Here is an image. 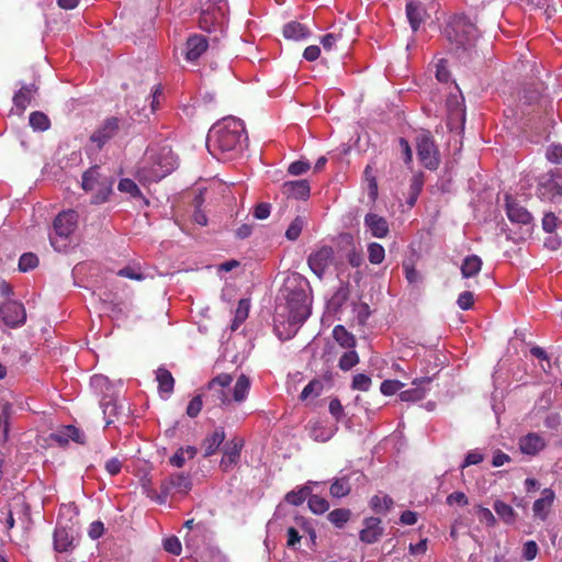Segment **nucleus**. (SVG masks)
<instances>
[{
    "mask_svg": "<svg viewBox=\"0 0 562 562\" xmlns=\"http://www.w3.org/2000/svg\"><path fill=\"white\" fill-rule=\"evenodd\" d=\"M247 140L241 120L228 116L215 123L209 131L206 147L216 158L243 149Z\"/></svg>",
    "mask_w": 562,
    "mask_h": 562,
    "instance_id": "f257e3e1",
    "label": "nucleus"
},
{
    "mask_svg": "<svg viewBox=\"0 0 562 562\" xmlns=\"http://www.w3.org/2000/svg\"><path fill=\"white\" fill-rule=\"evenodd\" d=\"M445 34L458 58L472 57L473 53L476 54L474 48L479 30L464 14L452 16L445 27Z\"/></svg>",
    "mask_w": 562,
    "mask_h": 562,
    "instance_id": "f03ea898",
    "label": "nucleus"
},
{
    "mask_svg": "<svg viewBox=\"0 0 562 562\" xmlns=\"http://www.w3.org/2000/svg\"><path fill=\"white\" fill-rule=\"evenodd\" d=\"M176 168L177 158L170 149L164 148L158 154L151 155L138 169L137 178L143 184L158 182Z\"/></svg>",
    "mask_w": 562,
    "mask_h": 562,
    "instance_id": "7ed1b4c3",
    "label": "nucleus"
},
{
    "mask_svg": "<svg viewBox=\"0 0 562 562\" xmlns=\"http://www.w3.org/2000/svg\"><path fill=\"white\" fill-rule=\"evenodd\" d=\"M284 291L286 292V305L289 310L288 322L293 329L288 333L285 337L279 335L281 339H289L296 333L297 326L304 323L311 314L310 297L302 286H294L290 289L288 285Z\"/></svg>",
    "mask_w": 562,
    "mask_h": 562,
    "instance_id": "20e7f679",
    "label": "nucleus"
},
{
    "mask_svg": "<svg viewBox=\"0 0 562 562\" xmlns=\"http://www.w3.org/2000/svg\"><path fill=\"white\" fill-rule=\"evenodd\" d=\"M79 215L75 210L60 212L53 222L54 234L49 235L50 245L57 251L67 248L70 237L77 228Z\"/></svg>",
    "mask_w": 562,
    "mask_h": 562,
    "instance_id": "39448f33",
    "label": "nucleus"
},
{
    "mask_svg": "<svg viewBox=\"0 0 562 562\" xmlns=\"http://www.w3.org/2000/svg\"><path fill=\"white\" fill-rule=\"evenodd\" d=\"M114 178L102 175L100 167L89 168L82 176V188L85 191H93L91 199L93 204H102L108 201L113 191Z\"/></svg>",
    "mask_w": 562,
    "mask_h": 562,
    "instance_id": "423d86ee",
    "label": "nucleus"
},
{
    "mask_svg": "<svg viewBox=\"0 0 562 562\" xmlns=\"http://www.w3.org/2000/svg\"><path fill=\"white\" fill-rule=\"evenodd\" d=\"M192 488V479L186 473H172L166 476L160 483V492L156 494L155 499L159 504H165L169 496H186Z\"/></svg>",
    "mask_w": 562,
    "mask_h": 562,
    "instance_id": "0eeeda50",
    "label": "nucleus"
},
{
    "mask_svg": "<svg viewBox=\"0 0 562 562\" xmlns=\"http://www.w3.org/2000/svg\"><path fill=\"white\" fill-rule=\"evenodd\" d=\"M416 148L418 159L425 168L436 170L439 167V150L429 132H423L416 137Z\"/></svg>",
    "mask_w": 562,
    "mask_h": 562,
    "instance_id": "6e6552de",
    "label": "nucleus"
},
{
    "mask_svg": "<svg viewBox=\"0 0 562 562\" xmlns=\"http://www.w3.org/2000/svg\"><path fill=\"white\" fill-rule=\"evenodd\" d=\"M505 210L508 220L512 223L525 226V234L530 236L533 226L531 213L509 194L505 196Z\"/></svg>",
    "mask_w": 562,
    "mask_h": 562,
    "instance_id": "1a4fd4ad",
    "label": "nucleus"
},
{
    "mask_svg": "<svg viewBox=\"0 0 562 562\" xmlns=\"http://www.w3.org/2000/svg\"><path fill=\"white\" fill-rule=\"evenodd\" d=\"M232 382L233 378L228 373H221L216 375L207 383V397H210L214 404H228L231 402V398L228 396L227 389L232 384Z\"/></svg>",
    "mask_w": 562,
    "mask_h": 562,
    "instance_id": "9d476101",
    "label": "nucleus"
},
{
    "mask_svg": "<svg viewBox=\"0 0 562 562\" xmlns=\"http://www.w3.org/2000/svg\"><path fill=\"white\" fill-rule=\"evenodd\" d=\"M123 127L122 121L119 117H106L103 123L91 134L90 140L97 145L98 149L114 138L120 130Z\"/></svg>",
    "mask_w": 562,
    "mask_h": 562,
    "instance_id": "9b49d317",
    "label": "nucleus"
},
{
    "mask_svg": "<svg viewBox=\"0 0 562 562\" xmlns=\"http://www.w3.org/2000/svg\"><path fill=\"white\" fill-rule=\"evenodd\" d=\"M0 318L5 326L11 328L23 325L26 319L24 305L16 301L8 300L0 304Z\"/></svg>",
    "mask_w": 562,
    "mask_h": 562,
    "instance_id": "f8f14e48",
    "label": "nucleus"
},
{
    "mask_svg": "<svg viewBox=\"0 0 562 562\" xmlns=\"http://www.w3.org/2000/svg\"><path fill=\"white\" fill-rule=\"evenodd\" d=\"M334 258V250L329 246H323L308 257V266L311 270L322 278L326 269L331 265Z\"/></svg>",
    "mask_w": 562,
    "mask_h": 562,
    "instance_id": "ddd939ff",
    "label": "nucleus"
},
{
    "mask_svg": "<svg viewBox=\"0 0 562 562\" xmlns=\"http://www.w3.org/2000/svg\"><path fill=\"white\" fill-rule=\"evenodd\" d=\"M243 446L244 439L240 437H234L225 443L224 454L220 463L223 471H229L238 463Z\"/></svg>",
    "mask_w": 562,
    "mask_h": 562,
    "instance_id": "4468645a",
    "label": "nucleus"
},
{
    "mask_svg": "<svg viewBox=\"0 0 562 562\" xmlns=\"http://www.w3.org/2000/svg\"><path fill=\"white\" fill-rule=\"evenodd\" d=\"M209 40L201 34H193L187 38L184 45V58L190 61H196L209 48Z\"/></svg>",
    "mask_w": 562,
    "mask_h": 562,
    "instance_id": "2eb2a0df",
    "label": "nucleus"
},
{
    "mask_svg": "<svg viewBox=\"0 0 562 562\" xmlns=\"http://www.w3.org/2000/svg\"><path fill=\"white\" fill-rule=\"evenodd\" d=\"M364 226L375 238H385L390 233L386 218L375 213H368L364 216Z\"/></svg>",
    "mask_w": 562,
    "mask_h": 562,
    "instance_id": "dca6fc26",
    "label": "nucleus"
},
{
    "mask_svg": "<svg viewBox=\"0 0 562 562\" xmlns=\"http://www.w3.org/2000/svg\"><path fill=\"white\" fill-rule=\"evenodd\" d=\"M381 519L376 517H369L364 519V528L360 531V540L368 544L376 542L383 533V528L380 526Z\"/></svg>",
    "mask_w": 562,
    "mask_h": 562,
    "instance_id": "f3484780",
    "label": "nucleus"
},
{
    "mask_svg": "<svg viewBox=\"0 0 562 562\" xmlns=\"http://www.w3.org/2000/svg\"><path fill=\"white\" fill-rule=\"evenodd\" d=\"M74 533L71 528L56 527L54 531V549L57 552H68L74 549Z\"/></svg>",
    "mask_w": 562,
    "mask_h": 562,
    "instance_id": "a211bd4d",
    "label": "nucleus"
},
{
    "mask_svg": "<svg viewBox=\"0 0 562 562\" xmlns=\"http://www.w3.org/2000/svg\"><path fill=\"white\" fill-rule=\"evenodd\" d=\"M542 496L535 501L532 510L535 517L546 520L549 514V509L552 506L555 494L551 488H544L542 491Z\"/></svg>",
    "mask_w": 562,
    "mask_h": 562,
    "instance_id": "6ab92c4d",
    "label": "nucleus"
},
{
    "mask_svg": "<svg viewBox=\"0 0 562 562\" xmlns=\"http://www.w3.org/2000/svg\"><path fill=\"white\" fill-rule=\"evenodd\" d=\"M282 192L289 198L307 199L311 188L307 180L286 181L282 186Z\"/></svg>",
    "mask_w": 562,
    "mask_h": 562,
    "instance_id": "aec40b11",
    "label": "nucleus"
},
{
    "mask_svg": "<svg viewBox=\"0 0 562 562\" xmlns=\"http://www.w3.org/2000/svg\"><path fill=\"white\" fill-rule=\"evenodd\" d=\"M38 87L35 83L21 87L14 94L13 103L21 111H24L31 103L34 95L37 93Z\"/></svg>",
    "mask_w": 562,
    "mask_h": 562,
    "instance_id": "412c9836",
    "label": "nucleus"
},
{
    "mask_svg": "<svg viewBox=\"0 0 562 562\" xmlns=\"http://www.w3.org/2000/svg\"><path fill=\"white\" fill-rule=\"evenodd\" d=\"M430 378L415 379L413 381L415 387L402 391L400 393L401 400L404 402H417L423 400L426 395V390L420 385L425 383H430Z\"/></svg>",
    "mask_w": 562,
    "mask_h": 562,
    "instance_id": "4be33fe9",
    "label": "nucleus"
},
{
    "mask_svg": "<svg viewBox=\"0 0 562 562\" xmlns=\"http://www.w3.org/2000/svg\"><path fill=\"white\" fill-rule=\"evenodd\" d=\"M225 437L226 435L222 427L215 429L213 434L207 436L203 441L204 457L207 458L213 456L225 440Z\"/></svg>",
    "mask_w": 562,
    "mask_h": 562,
    "instance_id": "5701e85b",
    "label": "nucleus"
},
{
    "mask_svg": "<svg viewBox=\"0 0 562 562\" xmlns=\"http://www.w3.org/2000/svg\"><path fill=\"white\" fill-rule=\"evenodd\" d=\"M406 15L413 31L416 32L424 21L426 10L420 3L408 2L406 4Z\"/></svg>",
    "mask_w": 562,
    "mask_h": 562,
    "instance_id": "b1692460",
    "label": "nucleus"
},
{
    "mask_svg": "<svg viewBox=\"0 0 562 562\" xmlns=\"http://www.w3.org/2000/svg\"><path fill=\"white\" fill-rule=\"evenodd\" d=\"M308 35V29L300 22L291 21L283 26V36L288 40L301 41Z\"/></svg>",
    "mask_w": 562,
    "mask_h": 562,
    "instance_id": "393cba45",
    "label": "nucleus"
},
{
    "mask_svg": "<svg viewBox=\"0 0 562 562\" xmlns=\"http://www.w3.org/2000/svg\"><path fill=\"white\" fill-rule=\"evenodd\" d=\"M544 447L543 440L536 434H529L520 439L519 448L525 454H536Z\"/></svg>",
    "mask_w": 562,
    "mask_h": 562,
    "instance_id": "a878e982",
    "label": "nucleus"
},
{
    "mask_svg": "<svg viewBox=\"0 0 562 562\" xmlns=\"http://www.w3.org/2000/svg\"><path fill=\"white\" fill-rule=\"evenodd\" d=\"M156 381L160 393L170 395L173 392L175 379L171 372L166 368H158L156 371Z\"/></svg>",
    "mask_w": 562,
    "mask_h": 562,
    "instance_id": "bb28decb",
    "label": "nucleus"
},
{
    "mask_svg": "<svg viewBox=\"0 0 562 562\" xmlns=\"http://www.w3.org/2000/svg\"><path fill=\"white\" fill-rule=\"evenodd\" d=\"M493 508L504 524L513 525L516 522L518 515L509 504L497 499L494 502Z\"/></svg>",
    "mask_w": 562,
    "mask_h": 562,
    "instance_id": "cd10ccee",
    "label": "nucleus"
},
{
    "mask_svg": "<svg viewBox=\"0 0 562 562\" xmlns=\"http://www.w3.org/2000/svg\"><path fill=\"white\" fill-rule=\"evenodd\" d=\"M333 337L336 342L345 349H353L356 347V338L342 325H336L333 329Z\"/></svg>",
    "mask_w": 562,
    "mask_h": 562,
    "instance_id": "c85d7f7f",
    "label": "nucleus"
},
{
    "mask_svg": "<svg viewBox=\"0 0 562 562\" xmlns=\"http://www.w3.org/2000/svg\"><path fill=\"white\" fill-rule=\"evenodd\" d=\"M482 268V260L476 255H471L464 258L461 265V273L463 278H473L475 277Z\"/></svg>",
    "mask_w": 562,
    "mask_h": 562,
    "instance_id": "c756f323",
    "label": "nucleus"
},
{
    "mask_svg": "<svg viewBox=\"0 0 562 562\" xmlns=\"http://www.w3.org/2000/svg\"><path fill=\"white\" fill-rule=\"evenodd\" d=\"M351 492V485L348 476L336 479L330 485L329 493L333 497L341 498Z\"/></svg>",
    "mask_w": 562,
    "mask_h": 562,
    "instance_id": "7c9ffc66",
    "label": "nucleus"
},
{
    "mask_svg": "<svg viewBox=\"0 0 562 562\" xmlns=\"http://www.w3.org/2000/svg\"><path fill=\"white\" fill-rule=\"evenodd\" d=\"M351 515L352 514L349 508H337L328 513L327 519L336 528H344L345 525L350 520Z\"/></svg>",
    "mask_w": 562,
    "mask_h": 562,
    "instance_id": "2f4dec72",
    "label": "nucleus"
},
{
    "mask_svg": "<svg viewBox=\"0 0 562 562\" xmlns=\"http://www.w3.org/2000/svg\"><path fill=\"white\" fill-rule=\"evenodd\" d=\"M249 389H250V380L248 376H246L245 374H241L235 385H234V390H233V398L234 401L236 402H243L246 400L247 395H248V392H249Z\"/></svg>",
    "mask_w": 562,
    "mask_h": 562,
    "instance_id": "473e14b6",
    "label": "nucleus"
},
{
    "mask_svg": "<svg viewBox=\"0 0 562 562\" xmlns=\"http://www.w3.org/2000/svg\"><path fill=\"white\" fill-rule=\"evenodd\" d=\"M308 508L316 515H322L329 509V503L317 494H311L307 499Z\"/></svg>",
    "mask_w": 562,
    "mask_h": 562,
    "instance_id": "72a5a7b5",
    "label": "nucleus"
},
{
    "mask_svg": "<svg viewBox=\"0 0 562 562\" xmlns=\"http://www.w3.org/2000/svg\"><path fill=\"white\" fill-rule=\"evenodd\" d=\"M117 189L121 192L128 193L132 198H140L142 200H144L145 204L148 205V201L144 198L139 188L133 180L127 178L121 179Z\"/></svg>",
    "mask_w": 562,
    "mask_h": 562,
    "instance_id": "f704fd0d",
    "label": "nucleus"
},
{
    "mask_svg": "<svg viewBox=\"0 0 562 562\" xmlns=\"http://www.w3.org/2000/svg\"><path fill=\"white\" fill-rule=\"evenodd\" d=\"M30 125L37 131H47L50 127L48 116L40 111H34L30 114Z\"/></svg>",
    "mask_w": 562,
    "mask_h": 562,
    "instance_id": "c9c22d12",
    "label": "nucleus"
},
{
    "mask_svg": "<svg viewBox=\"0 0 562 562\" xmlns=\"http://www.w3.org/2000/svg\"><path fill=\"white\" fill-rule=\"evenodd\" d=\"M371 508L376 514L385 513L387 512L392 505L393 499L389 495H374L370 501Z\"/></svg>",
    "mask_w": 562,
    "mask_h": 562,
    "instance_id": "e433bc0d",
    "label": "nucleus"
},
{
    "mask_svg": "<svg viewBox=\"0 0 562 562\" xmlns=\"http://www.w3.org/2000/svg\"><path fill=\"white\" fill-rule=\"evenodd\" d=\"M359 363V356L353 349H348L339 359L338 367L342 371H349Z\"/></svg>",
    "mask_w": 562,
    "mask_h": 562,
    "instance_id": "4c0bfd02",
    "label": "nucleus"
},
{
    "mask_svg": "<svg viewBox=\"0 0 562 562\" xmlns=\"http://www.w3.org/2000/svg\"><path fill=\"white\" fill-rule=\"evenodd\" d=\"M385 258L384 247L379 243H370L368 245V259L372 265H380Z\"/></svg>",
    "mask_w": 562,
    "mask_h": 562,
    "instance_id": "58836bf2",
    "label": "nucleus"
},
{
    "mask_svg": "<svg viewBox=\"0 0 562 562\" xmlns=\"http://www.w3.org/2000/svg\"><path fill=\"white\" fill-rule=\"evenodd\" d=\"M249 307L250 304L247 299L239 300L238 306L235 312V318L232 325L233 330L237 329V327L248 317Z\"/></svg>",
    "mask_w": 562,
    "mask_h": 562,
    "instance_id": "ea45409f",
    "label": "nucleus"
},
{
    "mask_svg": "<svg viewBox=\"0 0 562 562\" xmlns=\"http://www.w3.org/2000/svg\"><path fill=\"white\" fill-rule=\"evenodd\" d=\"M311 495V490L307 486L300 488L299 491H291L285 495V501L294 506H300Z\"/></svg>",
    "mask_w": 562,
    "mask_h": 562,
    "instance_id": "a19ab883",
    "label": "nucleus"
},
{
    "mask_svg": "<svg viewBox=\"0 0 562 562\" xmlns=\"http://www.w3.org/2000/svg\"><path fill=\"white\" fill-rule=\"evenodd\" d=\"M324 389L323 382L314 379L310 381L307 385L304 386L303 391L301 392L300 398L302 401L307 400L308 397H317L321 395L322 391Z\"/></svg>",
    "mask_w": 562,
    "mask_h": 562,
    "instance_id": "79ce46f5",
    "label": "nucleus"
},
{
    "mask_svg": "<svg viewBox=\"0 0 562 562\" xmlns=\"http://www.w3.org/2000/svg\"><path fill=\"white\" fill-rule=\"evenodd\" d=\"M119 277L127 278L135 281L145 280V274L139 266H127L117 271Z\"/></svg>",
    "mask_w": 562,
    "mask_h": 562,
    "instance_id": "37998d69",
    "label": "nucleus"
},
{
    "mask_svg": "<svg viewBox=\"0 0 562 562\" xmlns=\"http://www.w3.org/2000/svg\"><path fill=\"white\" fill-rule=\"evenodd\" d=\"M38 265V258L33 252L23 254L19 259V269L23 272L30 271L36 268Z\"/></svg>",
    "mask_w": 562,
    "mask_h": 562,
    "instance_id": "c03bdc74",
    "label": "nucleus"
},
{
    "mask_svg": "<svg viewBox=\"0 0 562 562\" xmlns=\"http://www.w3.org/2000/svg\"><path fill=\"white\" fill-rule=\"evenodd\" d=\"M304 221L302 217H295L285 232V237L289 240H296L303 229Z\"/></svg>",
    "mask_w": 562,
    "mask_h": 562,
    "instance_id": "a18cd8bd",
    "label": "nucleus"
},
{
    "mask_svg": "<svg viewBox=\"0 0 562 562\" xmlns=\"http://www.w3.org/2000/svg\"><path fill=\"white\" fill-rule=\"evenodd\" d=\"M371 378L364 373H358L352 379L351 387L357 391L367 392L371 386Z\"/></svg>",
    "mask_w": 562,
    "mask_h": 562,
    "instance_id": "49530a36",
    "label": "nucleus"
},
{
    "mask_svg": "<svg viewBox=\"0 0 562 562\" xmlns=\"http://www.w3.org/2000/svg\"><path fill=\"white\" fill-rule=\"evenodd\" d=\"M101 405L103 408V414L105 418H108L106 426H109L110 424L113 423V420L110 417H114L119 414V405L116 401L112 398H110L109 401H103Z\"/></svg>",
    "mask_w": 562,
    "mask_h": 562,
    "instance_id": "de8ad7c7",
    "label": "nucleus"
},
{
    "mask_svg": "<svg viewBox=\"0 0 562 562\" xmlns=\"http://www.w3.org/2000/svg\"><path fill=\"white\" fill-rule=\"evenodd\" d=\"M404 384L397 380H384L381 383L380 391L383 395L391 396L398 392Z\"/></svg>",
    "mask_w": 562,
    "mask_h": 562,
    "instance_id": "09e8293b",
    "label": "nucleus"
},
{
    "mask_svg": "<svg viewBox=\"0 0 562 562\" xmlns=\"http://www.w3.org/2000/svg\"><path fill=\"white\" fill-rule=\"evenodd\" d=\"M202 395L198 394L195 395L188 404L187 406V415L191 418L196 417L201 409H202Z\"/></svg>",
    "mask_w": 562,
    "mask_h": 562,
    "instance_id": "8fccbe9b",
    "label": "nucleus"
},
{
    "mask_svg": "<svg viewBox=\"0 0 562 562\" xmlns=\"http://www.w3.org/2000/svg\"><path fill=\"white\" fill-rule=\"evenodd\" d=\"M214 22H215V18H214L213 13H211L209 11H203L200 14L199 26L201 30L206 31V32H212V30L214 27Z\"/></svg>",
    "mask_w": 562,
    "mask_h": 562,
    "instance_id": "3c124183",
    "label": "nucleus"
},
{
    "mask_svg": "<svg viewBox=\"0 0 562 562\" xmlns=\"http://www.w3.org/2000/svg\"><path fill=\"white\" fill-rule=\"evenodd\" d=\"M457 303H458V306L463 311H468V310L472 308V306L474 305L473 293L470 291H464V292L460 293L459 297L457 300Z\"/></svg>",
    "mask_w": 562,
    "mask_h": 562,
    "instance_id": "603ef678",
    "label": "nucleus"
},
{
    "mask_svg": "<svg viewBox=\"0 0 562 562\" xmlns=\"http://www.w3.org/2000/svg\"><path fill=\"white\" fill-rule=\"evenodd\" d=\"M164 549L167 552L172 553L175 555H180L182 551L181 543L179 539L175 536L169 537L164 541Z\"/></svg>",
    "mask_w": 562,
    "mask_h": 562,
    "instance_id": "864d4df0",
    "label": "nucleus"
},
{
    "mask_svg": "<svg viewBox=\"0 0 562 562\" xmlns=\"http://www.w3.org/2000/svg\"><path fill=\"white\" fill-rule=\"evenodd\" d=\"M539 548L536 541L528 540L524 543L522 558L526 561H532L538 554Z\"/></svg>",
    "mask_w": 562,
    "mask_h": 562,
    "instance_id": "5fc2aeb1",
    "label": "nucleus"
},
{
    "mask_svg": "<svg viewBox=\"0 0 562 562\" xmlns=\"http://www.w3.org/2000/svg\"><path fill=\"white\" fill-rule=\"evenodd\" d=\"M477 516L479 520L486 524L488 527H494L497 522L495 516L488 508L479 506Z\"/></svg>",
    "mask_w": 562,
    "mask_h": 562,
    "instance_id": "6e6d98bb",
    "label": "nucleus"
},
{
    "mask_svg": "<svg viewBox=\"0 0 562 562\" xmlns=\"http://www.w3.org/2000/svg\"><path fill=\"white\" fill-rule=\"evenodd\" d=\"M310 164L303 160H296L290 164L288 171L292 176H300L305 173L310 169Z\"/></svg>",
    "mask_w": 562,
    "mask_h": 562,
    "instance_id": "4d7b16f0",
    "label": "nucleus"
},
{
    "mask_svg": "<svg viewBox=\"0 0 562 562\" xmlns=\"http://www.w3.org/2000/svg\"><path fill=\"white\" fill-rule=\"evenodd\" d=\"M104 468L111 476L117 475L123 468V461L119 458H111L105 462Z\"/></svg>",
    "mask_w": 562,
    "mask_h": 562,
    "instance_id": "13d9d810",
    "label": "nucleus"
},
{
    "mask_svg": "<svg viewBox=\"0 0 562 562\" xmlns=\"http://www.w3.org/2000/svg\"><path fill=\"white\" fill-rule=\"evenodd\" d=\"M547 158L553 164L562 161V145H552L547 150Z\"/></svg>",
    "mask_w": 562,
    "mask_h": 562,
    "instance_id": "bf43d9fd",
    "label": "nucleus"
},
{
    "mask_svg": "<svg viewBox=\"0 0 562 562\" xmlns=\"http://www.w3.org/2000/svg\"><path fill=\"white\" fill-rule=\"evenodd\" d=\"M328 408H329V413L337 422H339L342 418L344 407L338 398H333L329 402Z\"/></svg>",
    "mask_w": 562,
    "mask_h": 562,
    "instance_id": "052dcab7",
    "label": "nucleus"
},
{
    "mask_svg": "<svg viewBox=\"0 0 562 562\" xmlns=\"http://www.w3.org/2000/svg\"><path fill=\"white\" fill-rule=\"evenodd\" d=\"M557 223L558 217L554 215V213H546L542 218V228L548 233H552L557 227Z\"/></svg>",
    "mask_w": 562,
    "mask_h": 562,
    "instance_id": "680f3d73",
    "label": "nucleus"
},
{
    "mask_svg": "<svg viewBox=\"0 0 562 562\" xmlns=\"http://www.w3.org/2000/svg\"><path fill=\"white\" fill-rule=\"evenodd\" d=\"M50 437L60 446H66L70 441V432L66 431V426L52 434Z\"/></svg>",
    "mask_w": 562,
    "mask_h": 562,
    "instance_id": "e2e57ef3",
    "label": "nucleus"
},
{
    "mask_svg": "<svg viewBox=\"0 0 562 562\" xmlns=\"http://www.w3.org/2000/svg\"><path fill=\"white\" fill-rule=\"evenodd\" d=\"M484 460V457L481 452L473 450L470 451L462 463V468H467L470 465L479 464Z\"/></svg>",
    "mask_w": 562,
    "mask_h": 562,
    "instance_id": "0e129e2a",
    "label": "nucleus"
},
{
    "mask_svg": "<svg viewBox=\"0 0 562 562\" xmlns=\"http://www.w3.org/2000/svg\"><path fill=\"white\" fill-rule=\"evenodd\" d=\"M468 503V497L463 492H453L447 497L448 505L458 504L460 506H465Z\"/></svg>",
    "mask_w": 562,
    "mask_h": 562,
    "instance_id": "69168bd1",
    "label": "nucleus"
},
{
    "mask_svg": "<svg viewBox=\"0 0 562 562\" xmlns=\"http://www.w3.org/2000/svg\"><path fill=\"white\" fill-rule=\"evenodd\" d=\"M66 431L70 432L71 441H75L80 445L86 443V436L79 428H77L72 425H68V426H66Z\"/></svg>",
    "mask_w": 562,
    "mask_h": 562,
    "instance_id": "338daca9",
    "label": "nucleus"
},
{
    "mask_svg": "<svg viewBox=\"0 0 562 562\" xmlns=\"http://www.w3.org/2000/svg\"><path fill=\"white\" fill-rule=\"evenodd\" d=\"M271 205L269 203H259L255 206L254 216L258 220H266L270 215Z\"/></svg>",
    "mask_w": 562,
    "mask_h": 562,
    "instance_id": "774afa93",
    "label": "nucleus"
}]
</instances>
